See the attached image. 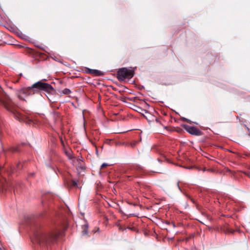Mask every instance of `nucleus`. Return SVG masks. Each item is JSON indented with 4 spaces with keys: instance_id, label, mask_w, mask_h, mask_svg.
<instances>
[{
    "instance_id": "obj_7",
    "label": "nucleus",
    "mask_w": 250,
    "mask_h": 250,
    "mask_svg": "<svg viewBox=\"0 0 250 250\" xmlns=\"http://www.w3.org/2000/svg\"><path fill=\"white\" fill-rule=\"evenodd\" d=\"M71 90L68 88H64L62 90V93L63 94L67 95L71 93Z\"/></svg>"
},
{
    "instance_id": "obj_5",
    "label": "nucleus",
    "mask_w": 250,
    "mask_h": 250,
    "mask_svg": "<svg viewBox=\"0 0 250 250\" xmlns=\"http://www.w3.org/2000/svg\"><path fill=\"white\" fill-rule=\"evenodd\" d=\"M83 230H82V234L83 235H86L87 234L88 232V225H84L82 227Z\"/></svg>"
},
{
    "instance_id": "obj_12",
    "label": "nucleus",
    "mask_w": 250,
    "mask_h": 250,
    "mask_svg": "<svg viewBox=\"0 0 250 250\" xmlns=\"http://www.w3.org/2000/svg\"><path fill=\"white\" fill-rule=\"evenodd\" d=\"M172 226H173V227H175V226L174 224H172Z\"/></svg>"
},
{
    "instance_id": "obj_6",
    "label": "nucleus",
    "mask_w": 250,
    "mask_h": 250,
    "mask_svg": "<svg viewBox=\"0 0 250 250\" xmlns=\"http://www.w3.org/2000/svg\"><path fill=\"white\" fill-rule=\"evenodd\" d=\"M90 72L95 74V75H97V76H100L102 74L101 71L98 70H95V69L91 70Z\"/></svg>"
},
{
    "instance_id": "obj_4",
    "label": "nucleus",
    "mask_w": 250,
    "mask_h": 250,
    "mask_svg": "<svg viewBox=\"0 0 250 250\" xmlns=\"http://www.w3.org/2000/svg\"><path fill=\"white\" fill-rule=\"evenodd\" d=\"M182 126L189 134L196 135L200 136L202 135V132L199 130L197 128L194 126H190L187 125H182Z\"/></svg>"
},
{
    "instance_id": "obj_10",
    "label": "nucleus",
    "mask_w": 250,
    "mask_h": 250,
    "mask_svg": "<svg viewBox=\"0 0 250 250\" xmlns=\"http://www.w3.org/2000/svg\"><path fill=\"white\" fill-rule=\"evenodd\" d=\"M66 154L67 155V156L69 157V158H71V157H70V153H66Z\"/></svg>"
},
{
    "instance_id": "obj_3",
    "label": "nucleus",
    "mask_w": 250,
    "mask_h": 250,
    "mask_svg": "<svg viewBox=\"0 0 250 250\" xmlns=\"http://www.w3.org/2000/svg\"><path fill=\"white\" fill-rule=\"evenodd\" d=\"M133 76V71L126 68H122L119 69L117 73V78L121 81H124L125 79H130Z\"/></svg>"
},
{
    "instance_id": "obj_9",
    "label": "nucleus",
    "mask_w": 250,
    "mask_h": 250,
    "mask_svg": "<svg viewBox=\"0 0 250 250\" xmlns=\"http://www.w3.org/2000/svg\"><path fill=\"white\" fill-rule=\"evenodd\" d=\"M108 165V164H106V163H104V164H103L102 165V166H101V168H104V167H105L107 166Z\"/></svg>"
},
{
    "instance_id": "obj_8",
    "label": "nucleus",
    "mask_w": 250,
    "mask_h": 250,
    "mask_svg": "<svg viewBox=\"0 0 250 250\" xmlns=\"http://www.w3.org/2000/svg\"><path fill=\"white\" fill-rule=\"evenodd\" d=\"M72 186L73 187L77 186V181L76 180H73L72 181Z\"/></svg>"
},
{
    "instance_id": "obj_11",
    "label": "nucleus",
    "mask_w": 250,
    "mask_h": 250,
    "mask_svg": "<svg viewBox=\"0 0 250 250\" xmlns=\"http://www.w3.org/2000/svg\"><path fill=\"white\" fill-rule=\"evenodd\" d=\"M2 103H3V104H4V103H3V101H2V100H1V102H0V104H2Z\"/></svg>"
},
{
    "instance_id": "obj_13",
    "label": "nucleus",
    "mask_w": 250,
    "mask_h": 250,
    "mask_svg": "<svg viewBox=\"0 0 250 250\" xmlns=\"http://www.w3.org/2000/svg\"><path fill=\"white\" fill-rule=\"evenodd\" d=\"M0 102H1V99H0Z\"/></svg>"
},
{
    "instance_id": "obj_1",
    "label": "nucleus",
    "mask_w": 250,
    "mask_h": 250,
    "mask_svg": "<svg viewBox=\"0 0 250 250\" xmlns=\"http://www.w3.org/2000/svg\"><path fill=\"white\" fill-rule=\"evenodd\" d=\"M34 88L43 90L48 93H50L54 90L50 84L39 81L34 83L31 87L23 88L19 90L17 93V96L20 99L22 100L24 97L30 95L32 88Z\"/></svg>"
},
{
    "instance_id": "obj_2",
    "label": "nucleus",
    "mask_w": 250,
    "mask_h": 250,
    "mask_svg": "<svg viewBox=\"0 0 250 250\" xmlns=\"http://www.w3.org/2000/svg\"><path fill=\"white\" fill-rule=\"evenodd\" d=\"M59 235V233L53 231L49 233L40 232L36 234L35 239L41 246H46L53 243Z\"/></svg>"
}]
</instances>
